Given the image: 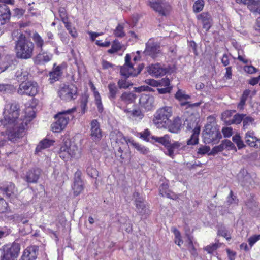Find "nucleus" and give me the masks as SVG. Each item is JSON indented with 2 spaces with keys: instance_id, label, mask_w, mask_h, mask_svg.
Instances as JSON below:
<instances>
[{
  "instance_id": "obj_52",
  "label": "nucleus",
  "mask_w": 260,
  "mask_h": 260,
  "mask_svg": "<svg viewBox=\"0 0 260 260\" xmlns=\"http://www.w3.org/2000/svg\"><path fill=\"white\" fill-rule=\"evenodd\" d=\"M223 144L224 145L225 149L228 150H235V151H237L236 148L234 144L229 140H224L223 141Z\"/></svg>"
},
{
  "instance_id": "obj_17",
  "label": "nucleus",
  "mask_w": 260,
  "mask_h": 260,
  "mask_svg": "<svg viewBox=\"0 0 260 260\" xmlns=\"http://www.w3.org/2000/svg\"><path fill=\"white\" fill-rule=\"evenodd\" d=\"M0 190L9 198H12L16 195V189L14 184L12 182L0 183Z\"/></svg>"
},
{
  "instance_id": "obj_38",
  "label": "nucleus",
  "mask_w": 260,
  "mask_h": 260,
  "mask_svg": "<svg viewBox=\"0 0 260 260\" xmlns=\"http://www.w3.org/2000/svg\"><path fill=\"white\" fill-rule=\"evenodd\" d=\"M156 142L161 143L165 147L168 146L170 144V138L169 137L166 135L163 137H152Z\"/></svg>"
},
{
  "instance_id": "obj_48",
  "label": "nucleus",
  "mask_w": 260,
  "mask_h": 260,
  "mask_svg": "<svg viewBox=\"0 0 260 260\" xmlns=\"http://www.w3.org/2000/svg\"><path fill=\"white\" fill-rule=\"evenodd\" d=\"M220 246V244L217 243L208 245L204 248V249L207 251L208 253L211 254L215 251Z\"/></svg>"
},
{
  "instance_id": "obj_10",
  "label": "nucleus",
  "mask_w": 260,
  "mask_h": 260,
  "mask_svg": "<svg viewBox=\"0 0 260 260\" xmlns=\"http://www.w3.org/2000/svg\"><path fill=\"white\" fill-rule=\"evenodd\" d=\"M131 57L129 54H126L125 57V64L121 67L120 73L121 75L128 77L130 76H135L138 75L137 73H135L133 65L130 63Z\"/></svg>"
},
{
  "instance_id": "obj_8",
  "label": "nucleus",
  "mask_w": 260,
  "mask_h": 260,
  "mask_svg": "<svg viewBox=\"0 0 260 260\" xmlns=\"http://www.w3.org/2000/svg\"><path fill=\"white\" fill-rule=\"evenodd\" d=\"M148 5L160 15L165 16L170 9L169 4L165 0H151Z\"/></svg>"
},
{
  "instance_id": "obj_13",
  "label": "nucleus",
  "mask_w": 260,
  "mask_h": 260,
  "mask_svg": "<svg viewBox=\"0 0 260 260\" xmlns=\"http://www.w3.org/2000/svg\"><path fill=\"white\" fill-rule=\"evenodd\" d=\"M246 143L250 147L258 148L260 147V139L257 138L255 132L253 131H248L245 135Z\"/></svg>"
},
{
  "instance_id": "obj_44",
  "label": "nucleus",
  "mask_w": 260,
  "mask_h": 260,
  "mask_svg": "<svg viewBox=\"0 0 260 260\" xmlns=\"http://www.w3.org/2000/svg\"><path fill=\"white\" fill-rule=\"evenodd\" d=\"M124 27L122 24H118L114 31V35L117 37H123L125 36L123 31Z\"/></svg>"
},
{
  "instance_id": "obj_57",
  "label": "nucleus",
  "mask_w": 260,
  "mask_h": 260,
  "mask_svg": "<svg viewBox=\"0 0 260 260\" xmlns=\"http://www.w3.org/2000/svg\"><path fill=\"white\" fill-rule=\"evenodd\" d=\"M210 150V148L209 146H201L198 149L197 153L199 155H205L208 153Z\"/></svg>"
},
{
  "instance_id": "obj_27",
  "label": "nucleus",
  "mask_w": 260,
  "mask_h": 260,
  "mask_svg": "<svg viewBox=\"0 0 260 260\" xmlns=\"http://www.w3.org/2000/svg\"><path fill=\"white\" fill-rule=\"evenodd\" d=\"M109 137L112 141L115 142L116 143L127 142L123 134L117 130L112 131L110 134Z\"/></svg>"
},
{
  "instance_id": "obj_49",
  "label": "nucleus",
  "mask_w": 260,
  "mask_h": 260,
  "mask_svg": "<svg viewBox=\"0 0 260 260\" xmlns=\"http://www.w3.org/2000/svg\"><path fill=\"white\" fill-rule=\"evenodd\" d=\"M108 89L109 90V97L110 98L114 99L117 93V87L114 83H110L108 85Z\"/></svg>"
},
{
  "instance_id": "obj_32",
  "label": "nucleus",
  "mask_w": 260,
  "mask_h": 260,
  "mask_svg": "<svg viewBox=\"0 0 260 260\" xmlns=\"http://www.w3.org/2000/svg\"><path fill=\"white\" fill-rule=\"evenodd\" d=\"M32 38L36 47L39 50L43 49L45 42L42 37L38 32H35L33 34Z\"/></svg>"
},
{
  "instance_id": "obj_35",
  "label": "nucleus",
  "mask_w": 260,
  "mask_h": 260,
  "mask_svg": "<svg viewBox=\"0 0 260 260\" xmlns=\"http://www.w3.org/2000/svg\"><path fill=\"white\" fill-rule=\"evenodd\" d=\"M27 73L26 71H23L22 69L17 71L15 73V76L19 81H21L22 83L27 79Z\"/></svg>"
},
{
  "instance_id": "obj_54",
  "label": "nucleus",
  "mask_w": 260,
  "mask_h": 260,
  "mask_svg": "<svg viewBox=\"0 0 260 260\" xmlns=\"http://www.w3.org/2000/svg\"><path fill=\"white\" fill-rule=\"evenodd\" d=\"M118 86L120 88H127L129 86H132L133 84L125 79H121L118 82Z\"/></svg>"
},
{
  "instance_id": "obj_40",
  "label": "nucleus",
  "mask_w": 260,
  "mask_h": 260,
  "mask_svg": "<svg viewBox=\"0 0 260 260\" xmlns=\"http://www.w3.org/2000/svg\"><path fill=\"white\" fill-rule=\"evenodd\" d=\"M121 49V45L120 43L117 40L113 41L111 48L108 50V52L112 54L117 52Z\"/></svg>"
},
{
  "instance_id": "obj_62",
  "label": "nucleus",
  "mask_w": 260,
  "mask_h": 260,
  "mask_svg": "<svg viewBox=\"0 0 260 260\" xmlns=\"http://www.w3.org/2000/svg\"><path fill=\"white\" fill-rule=\"evenodd\" d=\"M218 235L224 237L226 239V240H229L231 239V237L229 235L228 231L226 230L225 228H221L218 230Z\"/></svg>"
},
{
  "instance_id": "obj_16",
  "label": "nucleus",
  "mask_w": 260,
  "mask_h": 260,
  "mask_svg": "<svg viewBox=\"0 0 260 260\" xmlns=\"http://www.w3.org/2000/svg\"><path fill=\"white\" fill-rule=\"evenodd\" d=\"M91 137L94 141H100L102 137V130L99 122L96 120H93L91 123Z\"/></svg>"
},
{
  "instance_id": "obj_63",
  "label": "nucleus",
  "mask_w": 260,
  "mask_h": 260,
  "mask_svg": "<svg viewBox=\"0 0 260 260\" xmlns=\"http://www.w3.org/2000/svg\"><path fill=\"white\" fill-rule=\"evenodd\" d=\"M162 197H166L168 198L172 199V200H176L178 198V196L177 194L173 192L172 191H170V190H167V191H166L164 195H162Z\"/></svg>"
},
{
  "instance_id": "obj_29",
  "label": "nucleus",
  "mask_w": 260,
  "mask_h": 260,
  "mask_svg": "<svg viewBox=\"0 0 260 260\" xmlns=\"http://www.w3.org/2000/svg\"><path fill=\"white\" fill-rule=\"evenodd\" d=\"M19 111V106L16 102H10L7 103L4 109V114H13Z\"/></svg>"
},
{
  "instance_id": "obj_26",
  "label": "nucleus",
  "mask_w": 260,
  "mask_h": 260,
  "mask_svg": "<svg viewBox=\"0 0 260 260\" xmlns=\"http://www.w3.org/2000/svg\"><path fill=\"white\" fill-rule=\"evenodd\" d=\"M243 115H234L232 118V115H222V119H225L228 124H239L242 120H243Z\"/></svg>"
},
{
  "instance_id": "obj_22",
  "label": "nucleus",
  "mask_w": 260,
  "mask_h": 260,
  "mask_svg": "<svg viewBox=\"0 0 260 260\" xmlns=\"http://www.w3.org/2000/svg\"><path fill=\"white\" fill-rule=\"evenodd\" d=\"M40 174L41 171L40 169L37 168L31 169L26 172L24 179L28 183H36Z\"/></svg>"
},
{
  "instance_id": "obj_51",
  "label": "nucleus",
  "mask_w": 260,
  "mask_h": 260,
  "mask_svg": "<svg viewBox=\"0 0 260 260\" xmlns=\"http://www.w3.org/2000/svg\"><path fill=\"white\" fill-rule=\"evenodd\" d=\"M254 122V119L250 116H246L243 118V123L244 129H247L248 126L252 125Z\"/></svg>"
},
{
  "instance_id": "obj_39",
  "label": "nucleus",
  "mask_w": 260,
  "mask_h": 260,
  "mask_svg": "<svg viewBox=\"0 0 260 260\" xmlns=\"http://www.w3.org/2000/svg\"><path fill=\"white\" fill-rule=\"evenodd\" d=\"M232 140L233 142L236 144L239 149H241L245 147V145L244 144L239 134H236L232 138Z\"/></svg>"
},
{
  "instance_id": "obj_1",
  "label": "nucleus",
  "mask_w": 260,
  "mask_h": 260,
  "mask_svg": "<svg viewBox=\"0 0 260 260\" xmlns=\"http://www.w3.org/2000/svg\"><path fill=\"white\" fill-rule=\"evenodd\" d=\"M35 117V115H5L0 119L1 124L6 127L5 132L0 135V146L7 140L16 141L24 135L27 124Z\"/></svg>"
},
{
  "instance_id": "obj_42",
  "label": "nucleus",
  "mask_w": 260,
  "mask_h": 260,
  "mask_svg": "<svg viewBox=\"0 0 260 260\" xmlns=\"http://www.w3.org/2000/svg\"><path fill=\"white\" fill-rule=\"evenodd\" d=\"M86 172L88 176L92 178H95L98 175L96 169L90 164L88 165Z\"/></svg>"
},
{
  "instance_id": "obj_6",
  "label": "nucleus",
  "mask_w": 260,
  "mask_h": 260,
  "mask_svg": "<svg viewBox=\"0 0 260 260\" xmlns=\"http://www.w3.org/2000/svg\"><path fill=\"white\" fill-rule=\"evenodd\" d=\"M77 89L73 84L60 85L58 94L61 100L66 101H70L75 99L77 96Z\"/></svg>"
},
{
  "instance_id": "obj_43",
  "label": "nucleus",
  "mask_w": 260,
  "mask_h": 260,
  "mask_svg": "<svg viewBox=\"0 0 260 260\" xmlns=\"http://www.w3.org/2000/svg\"><path fill=\"white\" fill-rule=\"evenodd\" d=\"M135 204L136 207L137 212L142 213L143 212L145 208V205L143 203V199H138L136 200Z\"/></svg>"
},
{
  "instance_id": "obj_41",
  "label": "nucleus",
  "mask_w": 260,
  "mask_h": 260,
  "mask_svg": "<svg viewBox=\"0 0 260 260\" xmlns=\"http://www.w3.org/2000/svg\"><path fill=\"white\" fill-rule=\"evenodd\" d=\"M121 98L124 101L131 103L136 99V95L131 92H124L122 94Z\"/></svg>"
},
{
  "instance_id": "obj_36",
  "label": "nucleus",
  "mask_w": 260,
  "mask_h": 260,
  "mask_svg": "<svg viewBox=\"0 0 260 260\" xmlns=\"http://www.w3.org/2000/svg\"><path fill=\"white\" fill-rule=\"evenodd\" d=\"M204 0H197L193 5V11L195 13L201 12L204 7Z\"/></svg>"
},
{
  "instance_id": "obj_33",
  "label": "nucleus",
  "mask_w": 260,
  "mask_h": 260,
  "mask_svg": "<svg viewBox=\"0 0 260 260\" xmlns=\"http://www.w3.org/2000/svg\"><path fill=\"white\" fill-rule=\"evenodd\" d=\"M54 141L48 139H44L37 145L36 148V152L38 153L42 150L47 148L53 145Z\"/></svg>"
},
{
  "instance_id": "obj_53",
  "label": "nucleus",
  "mask_w": 260,
  "mask_h": 260,
  "mask_svg": "<svg viewBox=\"0 0 260 260\" xmlns=\"http://www.w3.org/2000/svg\"><path fill=\"white\" fill-rule=\"evenodd\" d=\"M244 72L249 74H253L256 73L258 70L251 65H246L243 68Z\"/></svg>"
},
{
  "instance_id": "obj_45",
  "label": "nucleus",
  "mask_w": 260,
  "mask_h": 260,
  "mask_svg": "<svg viewBox=\"0 0 260 260\" xmlns=\"http://www.w3.org/2000/svg\"><path fill=\"white\" fill-rule=\"evenodd\" d=\"M125 222L123 223H122V222L120 221V228L123 230H125L126 232L129 233L132 231V226L130 223L129 220L125 218Z\"/></svg>"
},
{
  "instance_id": "obj_20",
  "label": "nucleus",
  "mask_w": 260,
  "mask_h": 260,
  "mask_svg": "<svg viewBox=\"0 0 260 260\" xmlns=\"http://www.w3.org/2000/svg\"><path fill=\"white\" fill-rule=\"evenodd\" d=\"M167 71V69L162 67L159 63L151 64L148 69L149 74L157 77L165 75Z\"/></svg>"
},
{
  "instance_id": "obj_24",
  "label": "nucleus",
  "mask_w": 260,
  "mask_h": 260,
  "mask_svg": "<svg viewBox=\"0 0 260 260\" xmlns=\"http://www.w3.org/2000/svg\"><path fill=\"white\" fill-rule=\"evenodd\" d=\"M139 102L141 107L148 111L152 107L153 98L147 94H143L140 98Z\"/></svg>"
},
{
  "instance_id": "obj_2",
  "label": "nucleus",
  "mask_w": 260,
  "mask_h": 260,
  "mask_svg": "<svg viewBox=\"0 0 260 260\" xmlns=\"http://www.w3.org/2000/svg\"><path fill=\"white\" fill-rule=\"evenodd\" d=\"M34 44L27 37L21 34L15 45L16 55L17 58L27 59L34 54Z\"/></svg>"
},
{
  "instance_id": "obj_25",
  "label": "nucleus",
  "mask_w": 260,
  "mask_h": 260,
  "mask_svg": "<svg viewBox=\"0 0 260 260\" xmlns=\"http://www.w3.org/2000/svg\"><path fill=\"white\" fill-rule=\"evenodd\" d=\"M13 57L10 55L5 54L1 59L0 62V73L6 70L13 63Z\"/></svg>"
},
{
  "instance_id": "obj_28",
  "label": "nucleus",
  "mask_w": 260,
  "mask_h": 260,
  "mask_svg": "<svg viewBox=\"0 0 260 260\" xmlns=\"http://www.w3.org/2000/svg\"><path fill=\"white\" fill-rule=\"evenodd\" d=\"M200 133V126L196 125L193 129V133L190 139L187 141L188 145H194L199 143V135Z\"/></svg>"
},
{
  "instance_id": "obj_31",
  "label": "nucleus",
  "mask_w": 260,
  "mask_h": 260,
  "mask_svg": "<svg viewBox=\"0 0 260 260\" xmlns=\"http://www.w3.org/2000/svg\"><path fill=\"white\" fill-rule=\"evenodd\" d=\"M170 123L171 124L168 126V128L172 132H176L181 126L182 120L178 116H177L174 118L173 121L170 119Z\"/></svg>"
},
{
  "instance_id": "obj_47",
  "label": "nucleus",
  "mask_w": 260,
  "mask_h": 260,
  "mask_svg": "<svg viewBox=\"0 0 260 260\" xmlns=\"http://www.w3.org/2000/svg\"><path fill=\"white\" fill-rule=\"evenodd\" d=\"M237 3H243L247 5L248 8L251 10H253L252 7L253 5L256 4L257 0H236Z\"/></svg>"
},
{
  "instance_id": "obj_3",
  "label": "nucleus",
  "mask_w": 260,
  "mask_h": 260,
  "mask_svg": "<svg viewBox=\"0 0 260 260\" xmlns=\"http://www.w3.org/2000/svg\"><path fill=\"white\" fill-rule=\"evenodd\" d=\"M59 156L65 161L71 158L78 159L81 156V149L74 142L66 140L60 146L58 152Z\"/></svg>"
},
{
  "instance_id": "obj_7",
  "label": "nucleus",
  "mask_w": 260,
  "mask_h": 260,
  "mask_svg": "<svg viewBox=\"0 0 260 260\" xmlns=\"http://www.w3.org/2000/svg\"><path fill=\"white\" fill-rule=\"evenodd\" d=\"M38 85L34 81L23 82L19 85L17 92L21 95H27L34 96L38 92Z\"/></svg>"
},
{
  "instance_id": "obj_55",
  "label": "nucleus",
  "mask_w": 260,
  "mask_h": 260,
  "mask_svg": "<svg viewBox=\"0 0 260 260\" xmlns=\"http://www.w3.org/2000/svg\"><path fill=\"white\" fill-rule=\"evenodd\" d=\"M8 210L7 203L4 199L0 198V213L6 212Z\"/></svg>"
},
{
  "instance_id": "obj_11",
  "label": "nucleus",
  "mask_w": 260,
  "mask_h": 260,
  "mask_svg": "<svg viewBox=\"0 0 260 260\" xmlns=\"http://www.w3.org/2000/svg\"><path fill=\"white\" fill-rule=\"evenodd\" d=\"M159 49V46L154 43L152 40L150 39L146 44L145 53L146 55L155 58L158 57L160 54Z\"/></svg>"
},
{
  "instance_id": "obj_30",
  "label": "nucleus",
  "mask_w": 260,
  "mask_h": 260,
  "mask_svg": "<svg viewBox=\"0 0 260 260\" xmlns=\"http://www.w3.org/2000/svg\"><path fill=\"white\" fill-rule=\"evenodd\" d=\"M129 143L142 154L146 155L150 152L148 148L134 141V140H129Z\"/></svg>"
},
{
  "instance_id": "obj_14",
  "label": "nucleus",
  "mask_w": 260,
  "mask_h": 260,
  "mask_svg": "<svg viewBox=\"0 0 260 260\" xmlns=\"http://www.w3.org/2000/svg\"><path fill=\"white\" fill-rule=\"evenodd\" d=\"M39 247L31 246L27 247L23 252L21 260H36L38 254Z\"/></svg>"
},
{
  "instance_id": "obj_56",
  "label": "nucleus",
  "mask_w": 260,
  "mask_h": 260,
  "mask_svg": "<svg viewBox=\"0 0 260 260\" xmlns=\"http://www.w3.org/2000/svg\"><path fill=\"white\" fill-rule=\"evenodd\" d=\"M238 57L237 59L241 62H242L243 63H247L248 62H251L247 59L246 58L245 55L243 53V50H239L238 51Z\"/></svg>"
},
{
  "instance_id": "obj_19",
  "label": "nucleus",
  "mask_w": 260,
  "mask_h": 260,
  "mask_svg": "<svg viewBox=\"0 0 260 260\" xmlns=\"http://www.w3.org/2000/svg\"><path fill=\"white\" fill-rule=\"evenodd\" d=\"M197 19L201 21L203 28L208 31L212 25V18L207 12L202 13L197 16Z\"/></svg>"
},
{
  "instance_id": "obj_18",
  "label": "nucleus",
  "mask_w": 260,
  "mask_h": 260,
  "mask_svg": "<svg viewBox=\"0 0 260 260\" xmlns=\"http://www.w3.org/2000/svg\"><path fill=\"white\" fill-rule=\"evenodd\" d=\"M53 55L43 49L40 50V53L35 57L34 62L37 64H44L49 61L52 58Z\"/></svg>"
},
{
  "instance_id": "obj_61",
  "label": "nucleus",
  "mask_w": 260,
  "mask_h": 260,
  "mask_svg": "<svg viewBox=\"0 0 260 260\" xmlns=\"http://www.w3.org/2000/svg\"><path fill=\"white\" fill-rule=\"evenodd\" d=\"M87 99L86 98H85L81 100L80 107L81 109L82 113H85L87 111Z\"/></svg>"
},
{
  "instance_id": "obj_23",
  "label": "nucleus",
  "mask_w": 260,
  "mask_h": 260,
  "mask_svg": "<svg viewBox=\"0 0 260 260\" xmlns=\"http://www.w3.org/2000/svg\"><path fill=\"white\" fill-rule=\"evenodd\" d=\"M10 15V11L8 6L4 4H0V25H3L8 22Z\"/></svg>"
},
{
  "instance_id": "obj_5",
  "label": "nucleus",
  "mask_w": 260,
  "mask_h": 260,
  "mask_svg": "<svg viewBox=\"0 0 260 260\" xmlns=\"http://www.w3.org/2000/svg\"><path fill=\"white\" fill-rule=\"evenodd\" d=\"M20 250V246L17 243L4 245L1 249L2 251L0 260H16Z\"/></svg>"
},
{
  "instance_id": "obj_50",
  "label": "nucleus",
  "mask_w": 260,
  "mask_h": 260,
  "mask_svg": "<svg viewBox=\"0 0 260 260\" xmlns=\"http://www.w3.org/2000/svg\"><path fill=\"white\" fill-rule=\"evenodd\" d=\"M224 149H225L223 141H222L221 143L219 145L215 146L214 147H213L212 148L210 154L212 155H214V154L217 153L218 152H222Z\"/></svg>"
},
{
  "instance_id": "obj_60",
  "label": "nucleus",
  "mask_w": 260,
  "mask_h": 260,
  "mask_svg": "<svg viewBox=\"0 0 260 260\" xmlns=\"http://www.w3.org/2000/svg\"><path fill=\"white\" fill-rule=\"evenodd\" d=\"M13 87L12 85L9 84H0V92H9V91L12 90Z\"/></svg>"
},
{
  "instance_id": "obj_15",
  "label": "nucleus",
  "mask_w": 260,
  "mask_h": 260,
  "mask_svg": "<svg viewBox=\"0 0 260 260\" xmlns=\"http://www.w3.org/2000/svg\"><path fill=\"white\" fill-rule=\"evenodd\" d=\"M80 172H76L75 174V178L72 190L75 196L79 195L84 189V183L80 177Z\"/></svg>"
},
{
  "instance_id": "obj_46",
  "label": "nucleus",
  "mask_w": 260,
  "mask_h": 260,
  "mask_svg": "<svg viewBox=\"0 0 260 260\" xmlns=\"http://www.w3.org/2000/svg\"><path fill=\"white\" fill-rule=\"evenodd\" d=\"M175 98L180 101H182L189 99L190 96L189 95L186 94L184 91L179 89L176 92Z\"/></svg>"
},
{
  "instance_id": "obj_9",
  "label": "nucleus",
  "mask_w": 260,
  "mask_h": 260,
  "mask_svg": "<svg viewBox=\"0 0 260 260\" xmlns=\"http://www.w3.org/2000/svg\"><path fill=\"white\" fill-rule=\"evenodd\" d=\"M67 115H55V121L51 124V129L54 133H59L67 125L69 118Z\"/></svg>"
},
{
  "instance_id": "obj_4",
  "label": "nucleus",
  "mask_w": 260,
  "mask_h": 260,
  "mask_svg": "<svg viewBox=\"0 0 260 260\" xmlns=\"http://www.w3.org/2000/svg\"><path fill=\"white\" fill-rule=\"evenodd\" d=\"M203 141L205 144L217 143L222 136L219 129L207 123L205 126V129L202 134Z\"/></svg>"
},
{
  "instance_id": "obj_21",
  "label": "nucleus",
  "mask_w": 260,
  "mask_h": 260,
  "mask_svg": "<svg viewBox=\"0 0 260 260\" xmlns=\"http://www.w3.org/2000/svg\"><path fill=\"white\" fill-rule=\"evenodd\" d=\"M64 67L63 64L55 66V64H54L53 68L49 74V80L51 83H54L59 80L60 76L62 74V69Z\"/></svg>"
},
{
  "instance_id": "obj_34",
  "label": "nucleus",
  "mask_w": 260,
  "mask_h": 260,
  "mask_svg": "<svg viewBox=\"0 0 260 260\" xmlns=\"http://www.w3.org/2000/svg\"><path fill=\"white\" fill-rule=\"evenodd\" d=\"M94 96L95 99V104L97 106L98 112L99 113L105 112L104 108L102 103L101 98L98 91H94Z\"/></svg>"
},
{
  "instance_id": "obj_58",
  "label": "nucleus",
  "mask_w": 260,
  "mask_h": 260,
  "mask_svg": "<svg viewBox=\"0 0 260 260\" xmlns=\"http://www.w3.org/2000/svg\"><path fill=\"white\" fill-rule=\"evenodd\" d=\"M260 240V235H253L252 236L250 237L248 239V242L249 245L251 247H252L253 245Z\"/></svg>"
},
{
  "instance_id": "obj_12",
  "label": "nucleus",
  "mask_w": 260,
  "mask_h": 260,
  "mask_svg": "<svg viewBox=\"0 0 260 260\" xmlns=\"http://www.w3.org/2000/svg\"><path fill=\"white\" fill-rule=\"evenodd\" d=\"M172 115H157L153 119V122L158 128H168L171 124L170 118Z\"/></svg>"
},
{
  "instance_id": "obj_64",
  "label": "nucleus",
  "mask_w": 260,
  "mask_h": 260,
  "mask_svg": "<svg viewBox=\"0 0 260 260\" xmlns=\"http://www.w3.org/2000/svg\"><path fill=\"white\" fill-rule=\"evenodd\" d=\"M222 132L224 137H230L233 134V130L231 127H223Z\"/></svg>"
},
{
  "instance_id": "obj_37",
  "label": "nucleus",
  "mask_w": 260,
  "mask_h": 260,
  "mask_svg": "<svg viewBox=\"0 0 260 260\" xmlns=\"http://www.w3.org/2000/svg\"><path fill=\"white\" fill-rule=\"evenodd\" d=\"M245 205L247 208L255 212L258 209V207L256 202L252 198L248 199V200L246 202Z\"/></svg>"
},
{
  "instance_id": "obj_59",
  "label": "nucleus",
  "mask_w": 260,
  "mask_h": 260,
  "mask_svg": "<svg viewBox=\"0 0 260 260\" xmlns=\"http://www.w3.org/2000/svg\"><path fill=\"white\" fill-rule=\"evenodd\" d=\"M172 112V107L170 106H164L157 110V114H170Z\"/></svg>"
}]
</instances>
